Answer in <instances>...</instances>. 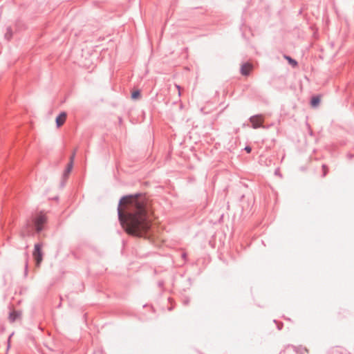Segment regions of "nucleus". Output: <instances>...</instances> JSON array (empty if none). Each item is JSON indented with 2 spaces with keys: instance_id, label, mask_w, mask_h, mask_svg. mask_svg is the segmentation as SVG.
<instances>
[{
  "instance_id": "13",
  "label": "nucleus",
  "mask_w": 354,
  "mask_h": 354,
  "mask_svg": "<svg viewBox=\"0 0 354 354\" xmlns=\"http://www.w3.org/2000/svg\"><path fill=\"white\" fill-rule=\"evenodd\" d=\"M176 89L178 90V96H180L181 95V93H180V87L178 85L176 86Z\"/></svg>"
},
{
  "instance_id": "9",
  "label": "nucleus",
  "mask_w": 354,
  "mask_h": 354,
  "mask_svg": "<svg viewBox=\"0 0 354 354\" xmlns=\"http://www.w3.org/2000/svg\"><path fill=\"white\" fill-rule=\"evenodd\" d=\"M140 97V92L139 90L133 91L131 93V98L133 100H138Z\"/></svg>"
},
{
  "instance_id": "3",
  "label": "nucleus",
  "mask_w": 354,
  "mask_h": 354,
  "mask_svg": "<svg viewBox=\"0 0 354 354\" xmlns=\"http://www.w3.org/2000/svg\"><path fill=\"white\" fill-rule=\"evenodd\" d=\"M263 120L262 115H255L250 118V122L252 124V127L254 129L261 127Z\"/></svg>"
},
{
  "instance_id": "11",
  "label": "nucleus",
  "mask_w": 354,
  "mask_h": 354,
  "mask_svg": "<svg viewBox=\"0 0 354 354\" xmlns=\"http://www.w3.org/2000/svg\"><path fill=\"white\" fill-rule=\"evenodd\" d=\"M285 58L288 60L289 64H291L293 67L297 66V62L295 59H292L291 57H290L288 56H285Z\"/></svg>"
},
{
  "instance_id": "1",
  "label": "nucleus",
  "mask_w": 354,
  "mask_h": 354,
  "mask_svg": "<svg viewBox=\"0 0 354 354\" xmlns=\"http://www.w3.org/2000/svg\"><path fill=\"white\" fill-rule=\"evenodd\" d=\"M118 214L122 228L129 235L142 237L151 228L149 201L145 195L122 197L118 204Z\"/></svg>"
},
{
  "instance_id": "8",
  "label": "nucleus",
  "mask_w": 354,
  "mask_h": 354,
  "mask_svg": "<svg viewBox=\"0 0 354 354\" xmlns=\"http://www.w3.org/2000/svg\"><path fill=\"white\" fill-rule=\"evenodd\" d=\"M320 102V98L318 96L313 97L311 100L312 106H317Z\"/></svg>"
},
{
  "instance_id": "10",
  "label": "nucleus",
  "mask_w": 354,
  "mask_h": 354,
  "mask_svg": "<svg viewBox=\"0 0 354 354\" xmlns=\"http://www.w3.org/2000/svg\"><path fill=\"white\" fill-rule=\"evenodd\" d=\"M73 165L72 163H68L66 169L64 172V176L65 177H67L69 174L71 173L72 169H73Z\"/></svg>"
},
{
  "instance_id": "6",
  "label": "nucleus",
  "mask_w": 354,
  "mask_h": 354,
  "mask_svg": "<svg viewBox=\"0 0 354 354\" xmlns=\"http://www.w3.org/2000/svg\"><path fill=\"white\" fill-rule=\"evenodd\" d=\"M253 66L251 64L246 63L242 65L241 66V74L243 75H248L250 71L252 70Z\"/></svg>"
},
{
  "instance_id": "5",
  "label": "nucleus",
  "mask_w": 354,
  "mask_h": 354,
  "mask_svg": "<svg viewBox=\"0 0 354 354\" xmlns=\"http://www.w3.org/2000/svg\"><path fill=\"white\" fill-rule=\"evenodd\" d=\"M66 117H67L66 113L62 112L56 118L55 122H56L57 127L58 128L62 127L65 123Z\"/></svg>"
},
{
  "instance_id": "4",
  "label": "nucleus",
  "mask_w": 354,
  "mask_h": 354,
  "mask_svg": "<svg viewBox=\"0 0 354 354\" xmlns=\"http://www.w3.org/2000/svg\"><path fill=\"white\" fill-rule=\"evenodd\" d=\"M46 218L44 215L40 214L37 216L35 221L36 230L40 232L43 229V225L45 223Z\"/></svg>"
},
{
  "instance_id": "2",
  "label": "nucleus",
  "mask_w": 354,
  "mask_h": 354,
  "mask_svg": "<svg viewBox=\"0 0 354 354\" xmlns=\"http://www.w3.org/2000/svg\"><path fill=\"white\" fill-rule=\"evenodd\" d=\"M32 256L36 261L37 266H39L40 263L43 260V252H42V245L40 243H37L35 245L34 251L32 252Z\"/></svg>"
},
{
  "instance_id": "14",
  "label": "nucleus",
  "mask_w": 354,
  "mask_h": 354,
  "mask_svg": "<svg viewBox=\"0 0 354 354\" xmlns=\"http://www.w3.org/2000/svg\"><path fill=\"white\" fill-rule=\"evenodd\" d=\"M245 149L248 153H250L251 151V148L250 147H246Z\"/></svg>"
},
{
  "instance_id": "7",
  "label": "nucleus",
  "mask_w": 354,
  "mask_h": 354,
  "mask_svg": "<svg viewBox=\"0 0 354 354\" xmlns=\"http://www.w3.org/2000/svg\"><path fill=\"white\" fill-rule=\"evenodd\" d=\"M20 317V313L17 311H12L9 315V320L11 322H15L17 318Z\"/></svg>"
},
{
  "instance_id": "12",
  "label": "nucleus",
  "mask_w": 354,
  "mask_h": 354,
  "mask_svg": "<svg viewBox=\"0 0 354 354\" xmlns=\"http://www.w3.org/2000/svg\"><path fill=\"white\" fill-rule=\"evenodd\" d=\"M75 156V151L73 153L72 156H71L69 163H72V165H73Z\"/></svg>"
}]
</instances>
